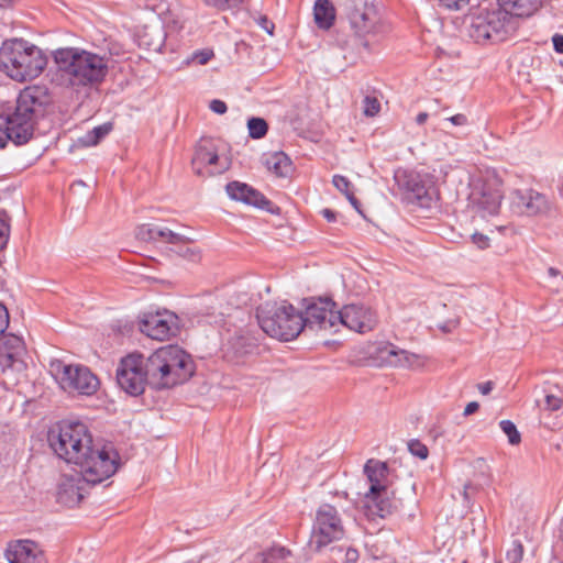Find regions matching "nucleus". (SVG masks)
<instances>
[{
	"instance_id": "1",
	"label": "nucleus",
	"mask_w": 563,
	"mask_h": 563,
	"mask_svg": "<svg viewBox=\"0 0 563 563\" xmlns=\"http://www.w3.org/2000/svg\"><path fill=\"white\" fill-rule=\"evenodd\" d=\"M194 373L191 356L177 345H166L146 360L136 353L123 357L117 369V382L126 394L139 396L146 385L156 390L172 388L188 380Z\"/></svg>"
},
{
	"instance_id": "2",
	"label": "nucleus",
	"mask_w": 563,
	"mask_h": 563,
	"mask_svg": "<svg viewBox=\"0 0 563 563\" xmlns=\"http://www.w3.org/2000/svg\"><path fill=\"white\" fill-rule=\"evenodd\" d=\"M73 489L77 490L80 503L87 488L108 479L119 468L120 457L114 450H107L96 441L88 426L73 421Z\"/></svg>"
},
{
	"instance_id": "3",
	"label": "nucleus",
	"mask_w": 563,
	"mask_h": 563,
	"mask_svg": "<svg viewBox=\"0 0 563 563\" xmlns=\"http://www.w3.org/2000/svg\"><path fill=\"white\" fill-rule=\"evenodd\" d=\"M53 106V99L45 86L33 85L22 89L16 98L13 112L5 118V136L16 145L27 143L35 125Z\"/></svg>"
},
{
	"instance_id": "4",
	"label": "nucleus",
	"mask_w": 563,
	"mask_h": 563,
	"mask_svg": "<svg viewBox=\"0 0 563 563\" xmlns=\"http://www.w3.org/2000/svg\"><path fill=\"white\" fill-rule=\"evenodd\" d=\"M46 65L43 51L26 40H5L0 47V69L15 81L37 78Z\"/></svg>"
},
{
	"instance_id": "5",
	"label": "nucleus",
	"mask_w": 563,
	"mask_h": 563,
	"mask_svg": "<svg viewBox=\"0 0 563 563\" xmlns=\"http://www.w3.org/2000/svg\"><path fill=\"white\" fill-rule=\"evenodd\" d=\"M364 474L369 488L364 495L368 516L385 518L401 507V500L395 496L386 462L369 459L364 465Z\"/></svg>"
},
{
	"instance_id": "6",
	"label": "nucleus",
	"mask_w": 563,
	"mask_h": 563,
	"mask_svg": "<svg viewBox=\"0 0 563 563\" xmlns=\"http://www.w3.org/2000/svg\"><path fill=\"white\" fill-rule=\"evenodd\" d=\"M343 10L351 30L367 51L388 32L382 9L375 0H345Z\"/></svg>"
},
{
	"instance_id": "7",
	"label": "nucleus",
	"mask_w": 563,
	"mask_h": 563,
	"mask_svg": "<svg viewBox=\"0 0 563 563\" xmlns=\"http://www.w3.org/2000/svg\"><path fill=\"white\" fill-rule=\"evenodd\" d=\"M466 35L477 44H497L510 38L518 30L515 18L500 7L470 13L464 19Z\"/></svg>"
},
{
	"instance_id": "8",
	"label": "nucleus",
	"mask_w": 563,
	"mask_h": 563,
	"mask_svg": "<svg viewBox=\"0 0 563 563\" xmlns=\"http://www.w3.org/2000/svg\"><path fill=\"white\" fill-rule=\"evenodd\" d=\"M261 329L280 341L296 339L303 330L302 313L287 301H266L256 309Z\"/></svg>"
},
{
	"instance_id": "9",
	"label": "nucleus",
	"mask_w": 563,
	"mask_h": 563,
	"mask_svg": "<svg viewBox=\"0 0 563 563\" xmlns=\"http://www.w3.org/2000/svg\"><path fill=\"white\" fill-rule=\"evenodd\" d=\"M503 199V179L496 172L485 170L471 179L468 207L482 218L497 216Z\"/></svg>"
},
{
	"instance_id": "10",
	"label": "nucleus",
	"mask_w": 563,
	"mask_h": 563,
	"mask_svg": "<svg viewBox=\"0 0 563 563\" xmlns=\"http://www.w3.org/2000/svg\"><path fill=\"white\" fill-rule=\"evenodd\" d=\"M345 536L343 520L338 509L330 505H321L312 522L308 542L310 550L321 552L333 542L342 540Z\"/></svg>"
},
{
	"instance_id": "11",
	"label": "nucleus",
	"mask_w": 563,
	"mask_h": 563,
	"mask_svg": "<svg viewBox=\"0 0 563 563\" xmlns=\"http://www.w3.org/2000/svg\"><path fill=\"white\" fill-rule=\"evenodd\" d=\"M394 178L407 202L428 209L437 200L435 187L419 173L399 169L395 173Z\"/></svg>"
},
{
	"instance_id": "12",
	"label": "nucleus",
	"mask_w": 563,
	"mask_h": 563,
	"mask_svg": "<svg viewBox=\"0 0 563 563\" xmlns=\"http://www.w3.org/2000/svg\"><path fill=\"white\" fill-rule=\"evenodd\" d=\"M107 69L104 59L99 55L73 47V86L99 84L106 77Z\"/></svg>"
},
{
	"instance_id": "13",
	"label": "nucleus",
	"mask_w": 563,
	"mask_h": 563,
	"mask_svg": "<svg viewBox=\"0 0 563 563\" xmlns=\"http://www.w3.org/2000/svg\"><path fill=\"white\" fill-rule=\"evenodd\" d=\"M336 303L331 298L305 299V313L302 314L303 329H319L338 332Z\"/></svg>"
},
{
	"instance_id": "14",
	"label": "nucleus",
	"mask_w": 563,
	"mask_h": 563,
	"mask_svg": "<svg viewBox=\"0 0 563 563\" xmlns=\"http://www.w3.org/2000/svg\"><path fill=\"white\" fill-rule=\"evenodd\" d=\"M338 328L346 329L364 334L373 331L378 324V317L375 310L363 305H345L338 310Z\"/></svg>"
},
{
	"instance_id": "15",
	"label": "nucleus",
	"mask_w": 563,
	"mask_h": 563,
	"mask_svg": "<svg viewBox=\"0 0 563 563\" xmlns=\"http://www.w3.org/2000/svg\"><path fill=\"white\" fill-rule=\"evenodd\" d=\"M191 166L194 173L201 177L218 175L228 168L225 162L220 163L216 145L209 139H201L197 144Z\"/></svg>"
},
{
	"instance_id": "16",
	"label": "nucleus",
	"mask_w": 563,
	"mask_h": 563,
	"mask_svg": "<svg viewBox=\"0 0 563 563\" xmlns=\"http://www.w3.org/2000/svg\"><path fill=\"white\" fill-rule=\"evenodd\" d=\"M139 329L153 340H168L178 331L177 317L167 311L145 313L139 321Z\"/></svg>"
},
{
	"instance_id": "17",
	"label": "nucleus",
	"mask_w": 563,
	"mask_h": 563,
	"mask_svg": "<svg viewBox=\"0 0 563 563\" xmlns=\"http://www.w3.org/2000/svg\"><path fill=\"white\" fill-rule=\"evenodd\" d=\"M509 205L515 213L525 216L545 213L550 208L547 197L531 188L511 190Z\"/></svg>"
},
{
	"instance_id": "18",
	"label": "nucleus",
	"mask_w": 563,
	"mask_h": 563,
	"mask_svg": "<svg viewBox=\"0 0 563 563\" xmlns=\"http://www.w3.org/2000/svg\"><path fill=\"white\" fill-rule=\"evenodd\" d=\"M376 356L383 363L395 367H419L422 365L421 357L418 354L399 349L389 342H382L376 347Z\"/></svg>"
},
{
	"instance_id": "19",
	"label": "nucleus",
	"mask_w": 563,
	"mask_h": 563,
	"mask_svg": "<svg viewBox=\"0 0 563 563\" xmlns=\"http://www.w3.org/2000/svg\"><path fill=\"white\" fill-rule=\"evenodd\" d=\"M5 558L9 563H46L43 553L35 543L27 540H19L9 544L5 550Z\"/></svg>"
},
{
	"instance_id": "20",
	"label": "nucleus",
	"mask_w": 563,
	"mask_h": 563,
	"mask_svg": "<svg viewBox=\"0 0 563 563\" xmlns=\"http://www.w3.org/2000/svg\"><path fill=\"white\" fill-rule=\"evenodd\" d=\"M48 77L57 87L70 86V48H58L53 53V65L49 67Z\"/></svg>"
},
{
	"instance_id": "21",
	"label": "nucleus",
	"mask_w": 563,
	"mask_h": 563,
	"mask_svg": "<svg viewBox=\"0 0 563 563\" xmlns=\"http://www.w3.org/2000/svg\"><path fill=\"white\" fill-rule=\"evenodd\" d=\"M70 441V421H59L53 424L47 432L49 448L59 459L69 463L67 444Z\"/></svg>"
},
{
	"instance_id": "22",
	"label": "nucleus",
	"mask_w": 563,
	"mask_h": 563,
	"mask_svg": "<svg viewBox=\"0 0 563 563\" xmlns=\"http://www.w3.org/2000/svg\"><path fill=\"white\" fill-rule=\"evenodd\" d=\"M551 0H497L504 12L515 18L519 23L520 19H528L534 15L541 8Z\"/></svg>"
},
{
	"instance_id": "23",
	"label": "nucleus",
	"mask_w": 563,
	"mask_h": 563,
	"mask_svg": "<svg viewBox=\"0 0 563 563\" xmlns=\"http://www.w3.org/2000/svg\"><path fill=\"white\" fill-rule=\"evenodd\" d=\"M225 190L230 198L261 209H265L271 203L263 194L244 183L231 181Z\"/></svg>"
},
{
	"instance_id": "24",
	"label": "nucleus",
	"mask_w": 563,
	"mask_h": 563,
	"mask_svg": "<svg viewBox=\"0 0 563 563\" xmlns=\"http://www.w3.org/2000/svg\"><path fill=\"white\" fill-rule=\"evenodd\" d=\"M2 345L4 352L1 353L0 363L7 367L16 368L18 371L21 369L23 367L21 360L22 352L24 351L23 340L14 334H4Z\"/></svg>"
},
{
	"instance_id": "25",
	"label": "nucleus",
	"mask_w": 563,
	"mask_h": 563,
	"mask_svg": "<svg viewBox=\"0 0 563 563\" xmlns=\"http://www.w3.org/2000/svg\"><path fill=\"white\" fill-rule=\"evenodd\" d=\"M73 389H76L78 395L90 396L98 390L100 382L90 368L73 364Z\"/></svg>"
},
{
	"instance_id": "26",
	"label": "nucleus",
	"mask_w": 563,
	"mask_h": 563,
	"mask_svg": "<svg viewBox=\"0 0 563 563\" xmlns=\"http://www.w3.org/2000/svg\"><path fill=\"white\" fill-rule=\"evenodd\" d=\"M136 238L142 241L164 242L173 245L185 241V236L173 232L167 228L143 224L136 230Z\"/></svg>"
},
{
	"instance_id": "27",
	"label": "nucleus",
	"mask_w": 563,
	"mask_h": 563,
	"mask_svg": "<svg viewBox=\"0 0 563 563\" xmlns=\"http://www.w3.org/2000/svg\"><path fill=\"white\" fill-rule=\"evenodd\" d=\"M263 164L268 172L277 177H287L291 172V161L284 152L265 154Z\"/></svg>"
},
{
	"instance_id": "28",
	"label": "nucleus",
	"mask_w": 563,
	"mask_h": 563,
	"mask_svg": "<svg viewBox=\"0 0 563 563\" xmlns=\"http://www.w3.org/2000/svg\"><path fill=\"white\" fill-rule=\"evenodd\" d=\"M313 15L320 29H330L335 20V9L329 0H317L313 8Z\"/></svg>"
},
{
	"instance_id": "29",
	"label": "nucleus",
	"mask_w": 563,
	"mask_h": 563,
	"mask_svg": "<svg viewBox=\"0 0 563 563\" xmlns=\"http://www.w3.org/2000/svg\"><path fill=\"white\" fill-rule=\"evenodd\" d=\"M111 130V123H104L96 126L91 131L87 132L84 136H80L75 142H73V148L97 145L106 135L109 134Z\"/></svg>"
},
{
	"instance_id": "30",
	"label": "nucleus",
	"mask_w": 563,
	"mask_h": 563,
	"mask_svg": "<svg viewBox=\"0 0 563 563\" xmlns=\"http://www.w3.org/2000/svg\"><path fill=\"white\" fill-rule=\"evenodd\" d=\"M49 373L63 390L67 391L70 388V364L53 360L49 363Z\"/></svg>"
},
{
	"instance_id": "31",
	"label": "nucleus",
	"mask_w": 563,
	"mask_h": 563,
	"mask_svg": "<svg viewBox=\"0 0 563 563\" xmlns=\"http://www.w3.org/2000/svg\"><path fill=\"white\" fill-rule=\"evenodd\" d=\"M174 253H176L178 256L191 261V262H198L200 260V250L192 245V242L190 239L185 236V241H181L179 243H174L173 247L170 249Z\"/></svg>"
},
{
	"instance_id": "32",
	"label": "nucleus",
	"mask_w": 563,
	"mask_h": 563,
	"mask_svg": "<svg viewBox=\"0 0 563 563\" xmlns=\"http://www.w3.org/2000/svg\"><path fill=\"white\" fill-rule=\"evenodd\" d=\"M141 41V43L146 45L148 49L154 52L161 51L164 43V32L161 27L146 26Z\"/></svg>"
},
{
	"instance_id": "33",
	"label": "nucleus",
	"mask_w": 563,
	"mask_h": 563,
	"mask_svg": "<svg viewBox=\"0 0 563 563\" xmlns=\"http://www.w3.org/2000/svg\"><path fill=\"white\" fill-rule=\"evenodd\" d=\"M332 184L333 186L340 191L342 192L346 198L347 200L351 202V205L360 211L358 207H360V201L357 200V198L354 196V192L352 190V184L351 181L342 176V175H334L333 176V179H332Z\"/></svg>"
},
{
	"instance_id": "34",
	"label": "nucleus",
	"mask_w": 563,
	"mask_h": 563,
	"mask_svg": "<svg viewBox=\"0 0 563 563\" xmlns=\"http://www.w3.org/2000/svg\"><path fill=\"white\" fill-rule=\"evenodd\" d=\"M249 134L252 139H262L268 131L267 122L262 118H251L247 121Z\"/></svg>"
},
{
	"instance_id": "35",
	"label": "nucleus",
	"mask_w": 563,
	"mask_h": 563,
	"mask_svg": "<svg viewBox=\"0 0 563 563\" xmlns=\"http://www.w3.org/2000/svg\"><path fill=\"white\" fill-rule=\"evenodd\" d=\"M290 552L285 548H272L262 554L264 563H287Z\"/></svg>"
},
{
	"instance_id": "36",
	"label": "nucleus",
	"mask_w": 563,
	"mask_h": 563,
	"mask_svg": "<svg viewBox=\"0 0 563 563\" xmlns=\"http://www.w3.org/2000/svg\"><path fill=\"white\" fill-rule=\"evenodd\" d=\"M56 501L64 506H68L70 503V477L66 475L57 485Z\"/></svg>"
},
{
	"instance_id": "37",
	"label": "nucleus",
	"mask_w": 563,
	"mask_h": 563,
	"mask_svg": "<svg viewBox=\"0 0 563 563\" xmlns=\"http://www.w3.org/2000/svg\"><path fill=\"white\" fill-rule=\"evenodd\" d=\"M500 429L504 431V433L508 437V441L512 445H517L521 441L520 433L517 430V427L515 423L510 420H501L499 422Z\"/></svg>"
},
{
	"instance_id": "38",
	"label": "nucleus",
	"mask_w": 563,
	"mask_h": 563,
	"mask_svg": "<svg viewBox=\"0 0 563 563\" xmlns=\"http://www.w3.org/2000/svg\"><path fill=\"white\" fill-rule=\"evenodd\" d=\"M380 111V103L377 98L366 96L363 100V113L366 117H375Z\"/></svg>"
},
{
	"instance_id": "39",
	"label": "nucleus",
	"mask_w": 563,
	"mask_h": 563,
	"mask_svg": "<svg viewBox=\"0 0 563 563\" xmlns=\"http://www.w3.org/2000/svg\"><path fill=\"white\" fill-rule=\"evenodd\" d=\"M506 556H507V560L510 563H521L522 558H523V545H522V543L519 540H515L512 542L511 549L508 550Z\"/></svg>"
},
{
	"instance_id": "40",
	"label": "nucleus",
	"mask_w": 563,
	"mask_h": 563,
	"mask_svg": "<svg viewBox=\"0 0 563 563\" xmlns=\"http://www.w3.org/2000/svg\"><path fill=\"white\" fill-rule=\"evenodd\" d=\"M408 449H409V452L421 459V460H426L428 457V454H429V450L428 448L419 440H411L409 443H408Z\"/></svg>"
},
{
	"instance_id": "41",
	"label": "nucleus",
	"mask_w": 563,
	"mask_h": 563,
	"mask_svg": "<svg viewBox=\"0 0 563 563\" xmlns=\"http://www.w3.org/2000/svg\"><path fill=\"white\" fill-rule=\"evenodd\" d=\"M203 2L218 9H228L239 7L243 0H203Z\"/></svg>"
},
{
	"instance_id": "42",
	"label": "nucleus",
	"mask_w": 563,
	"mask_h": 563,
	"mask_svg": "<svg viewBox=\"0 0 563 563\" xmlns=\"http://www.w3.org/2000/svg\"><path fill=\"white\" fill-rule=\"evenodd\" d=\"M10 234L8 220L0 218V252L7 246Z\"/></svg>"
},
{
	"instance_id": "43",
	"label": "nucleus",
	"mask_w": 563,
	"mask_h": 563,
	"mask_svg": "<svg viewBox=\"0 0 563 563\" xmlns=\"http://www.w3.org/2000/svg\"><path fill=\"white\" fill-rule=\"evenodd\" d=\"M471 239H472V242L479 250H486L490 245V239L487 235L483 234V233L475 232L474 234H472Z\"/></svg>"
},
{
	"instance_id": "44",
	"label": "nucleus",
	"mask_w": 563,
	"mask_h": 563,
	"mask_svg": "<svg viewBox=\"0 0 563 563\" xmlns=\"http://www.w3.org/2000/svg\"><path fill=\"white\" fill-rule=\"evenodd\" d=\"M449 10H460L468 4L470 0H439Z\"/></svg>"
},
{
	"instance_id": "45",
	"label": "nucleus",
	"mask_w": 563,
	"mask_h": 563,
	"mask_svg": "<svg viewBox=\"0 0 563 563\" xmlns=\"http://www.w3.org/2000/svg\"><path fill=\"white\" fill-rule=\"evenodd\" d=\"M563 404V397H558L552 394H548L545 396V406L550 410H558L561 408Z\"/></svg>"
},
{
	"instance_id": "46",
	"label": "nucleus",
	"mask_w": 563,
	"mask_h": 563,
	"mask_svg": "<svg viewBox=\"0 0 563 563\" xmlns=\"http://www.w3.org/2000/svg\"><path fill=\"white\" fill-rule=\"evenodd\" d=\"M212 56H213V52L212 51L203 49V51L196 52L194 54V59L199 65H205V64H207L212 58Z\"/></svg>"
},
{
	"instance_id": "47",
	"label": "nucleus",
	"mask_w": 563,
	"mask_h": 563,
	"mask_svg": "<svg viewBox=\"0 0 563 563\" xmlns=\"http://www.w3.org/2000/svg\"><path fill=\"white\" fill-rule=\"evenodd\" d=\"M9 325V312L4 305L0 303V334H3Z\"/></svg>"
},
{
	"instance_id": "48",
	"label": "nucleus",
	"mask_w": 563,
	"mask_h": 563,
	"mask_svg": "<svg viewBox=\"0 0 563 563\" xmlns=\"http://www.w3.org/2000/svg\"><path fill=\"white\" fill-rule=\"evenodd\" d=\"M209 108L218 114H224L228 110L225 102L219 99H213L210 102Z\"/></svg>"
},
{
	"instance_id": "49",
	"label": "nucleus",
	"mask_w": 563,
	"mask_h": 563,
	"mask_svg": "<svg viewBox=\"0 0 563 563\" xmlns=\"http://www.w3.org/2000/svg\"><path fill=\"white\" fill-rule=\"evenodd\" d=\"M459 323L457 319L448 320L444 323L439 324V329L445 333H450L459 327Z\"/></svg>"
},
{
	"instance_id": "50",
	"label": "nucleus",
	"mask_w": 563,
	"mask_h": 563,
	"mask_svg": "<svg viewBox=\"0 0 563 563\" xmlns=\"http://www.w3.org/2000/svg\"><path fill=\"white\" fill-rule=\"evenodd\" d=\"M75 187L80 188L82 200H86L90 196L89 187L85 181H82V180L73 181V189Z\"/></svg>"
},
{
	"instance_id": "51",
	"label": "nucleus",
	"mask_w": 563,
	"mask_h": 563,
	"mask_svg": "<svg viewBox=\"0 0 563 563\" xmlns=\"http://www.w3.org/2000/svg\"><path fill=\"white\" fill-rule=\"evenodd\" d=\"M552 43H553L554 51L556 53L563 54V35L554 34L552 37Z\"/></svg>"
},
{
	"instance_id": "52",
	"label": "nucleus",
	"mask_w": 563,
	"mask_h": 563,
	"mask_svg": "<svg viewBox=\"0 0 563 563\" xmlns=\"http://www.w3.org/2000/svg\"><path fill=\"white\" fill-rule=\"evenodd\" d=\"M454 125H465L467 123V118L465 114L457 113L448 119Z\"/></svg>"
},
{
	"instance_id": "53",
	"label": "nucleus",
	"mask_w": 563,
	"mask_h": 563,
	"mask_svg": "<svg viewBox=\"0 0 563 563\" xmlns=\"http://www.w3.org/2000/svg\"><path fill=\"white\" fill-rule=\"evenodd\" d=\"M479 408V404L477 401H471L466 405L464 409V416H471L475 413Z\"/></svg>"
},
{
	"instance_id": "54",
	"label": "nucleus",
	"mask_w": 563,
	"mask_h": 563,
	"mask_svg": "<svg viewBox=\"0 0 563 563\" xmlns=\"http://www.w3.org/2000/svg\"><path fill=\"white\" fill-rule=\"evenodd\" d=\"M493 389V383L492 382H485V383H482V384H478V390L483 394V395H488Z\"/></svg>"
},
{
	"instance_id": "55",
	"label": "nucleus",
	"mask_w": 563,
	"mask_h": 563,
	"mask_svg": "<svg viewBox=\"0 0 563 563\" xmlns=\"http://www.w3.org/2000/svg\"><path fill=\"white\" fill-rule=\"evenodd\" d=\"M345 558H346L347 562H356V560L358 559L357 550H355V549H347Z\"/></svg>"
},
{
	"instance_id": "56",
	"label": "nucleus",
	"mask_w": 563,
	"mask_h": 563,
	"mask_svg": "<svg viewBox=\"0 0 563 563\" xmlns=\"http://www.w3.org/2000/svg\"><path fill=\"white\" fill-rule=\"evenodd\" d=\"M321 213L329 222H333L336 219L335 212L331 209H323Z\"/></svg>"
},
{
	"instance_id": "57",
	"label": "nucleus",
	"mask_w": 563,
	"mask_h": 563,
	"mask_svg": "<svg viewBox=\"0 0 563 563\" xmlns=\"http://www.w3.org/2000/svg\"><path fill=\"white\" fill-rule=\"evenodd\" d=\"M260 24L269 33V34H273V29H274V24H271V26H268L269 24V21L266 16H262L260 19Z\"/></svg>"
},
{
	"instance_id": "58",
	"label": "nucleus",
	"mask_w": 563,
	"mask_h": 563,
	"mask_svg": "<svg viewBox=\"0 0 563 563\" xmlns=\"http://www.w3.org/2000/svg\"><path fill=\"white\" fill-rule=\"evenodd\" d=\"M428 113L427 112H420L417 117H416V122L421 125L423 124L427 119H428Z\"/></svg>"
},
{
	"instance_id": "59",
	"label": "nucleus",
	"mask_w": 563,
	"mask_h": 563,
	"mask_svg": "<svg viewBox=\"0 0 563 563\" xmlns=\"http://www.w3.org/2000/svg\"><path fill=\"white\" fill-rule=\"evenodd\" d=\"M473 489H474V487H473V485H472V484H466V485L464 486L463 495H464V498H465L466 500H468V499H470V496H471V493H472V490H473Z\"/></svg>"
},
{
	"instance_id": "60",
	"label": "nucleus",
	"mask_w": 563,
	"mask_h": 563,
	"mask_svg": "<svg viewBox=\"0 0 563 563\" xmlns=\"http://www.w3.org/2000/svg\"><path fill=\"white\" fill-rule=\"evenodd\" d=\"M15 1L16 0H0L1 5H9V4H11V3L15 2Z\"/></svg>"
},
{
	"instance_id": "61",
	"label": "nucleus",
	"mask_w": 563,
	"mask_h": 563,
	"mask_svg": "<svg viewBox=\"0 0 563 563\" xmlns=\"http://www.w3.org/2000/svg\"><path fill=\"white\" fill-rule=\"evenodd\" d=\"M549 274H550L551 276H556V275L559 274V271H558V269H555V268H553V267H551V268H549Z\"/></svg>"
},
{
	"instance_id": "62",
	"label": "nucleus",
	"mask_w": 563,
	"mask_h": 563,
	"mask_svg": "<svg viewBox=\"0 0 563 563\" xmlns=\"http://www.w3.org/2000/svg\"><path fill=\"white\" fill-rule=\"evenodd\" d=\"M4 144H5V142L2 139H0V147L1 148L4 147Z\"/></svg>"
},
{
	"instance_id": "63",
	"label": "nucleus",
	"mask_w": 563,
	"mask_h": 563,
	"mask_svg": "<svg viewBox=\"0 0 563 563\" xmlns=\"http://www.w3.org/2000/svg\"><path fill=\"white\" fill-rule=\"evenodd\" d=\"M463 563H467L466 561H463Z\"/></svg>"
}]
</instances>
